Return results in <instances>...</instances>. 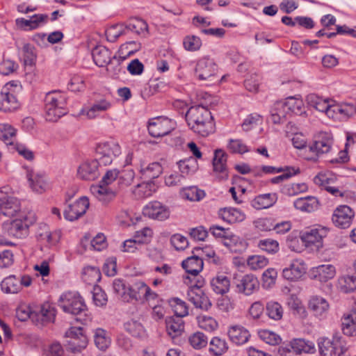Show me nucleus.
I'll list each match as a JSON object with an SVG mask.
<instances>
[{
	"mask_svg": "<svg viewBox=\"0 0 356 356\" xmlns=\"http://www.w3.org/2000/svg\"><path fill=\"white\" fill-rule=\"evenodd\" d=\"M113 287L115 293L124 302H130V296H128L129 286H127L123 280L116 279L113 281Z\"/></svg>",
	"mask_w": 356,
	"mask_h": 356,
	"instance_id": "8fccbe9b",
	"label": "nucleus"
},
{
	"mask_svg": "<svg viewBox=\"0 0 356 356\" xmlns=\"http://www.w3.org/2000/svg\"><path fill=\"white\" fill-rule=\"evenodd\" d=\"M217 72L218 66L213 59L204 57L197 61L195 74L200 80L212 82L216 79Z\"/></svg>",
	"mask_w": 356,
	"mask_h": 356,
	"instance_id": "6e6552de",
	"label": "nucleus"
},
{
	"mask_svg": "<svg viewBox=\"0 0 356 356\" xmlns=\"http://www.w3.org/2000/svg\"><path fill=\"white\" fill-rule=\"evenodd\" d=\"M92 298L97 306H104L107 302L106 293L99 286H95L92 290Z\"/></svg>",
	"mask_w": 356,
	"mask_h": 356,
	"instance_id": "774afa93",
	"label": "nucleus"
},
{
	"mask_svg": "<svg viewBox=\"0 0 356 356\" xmlns=\"http://www.w3.org/2000/svg\"><path fill=\"white\" fill-rule=\"evenodd\" d=\"M1 289L6 293H17L21 290L19 280L15 275H10L2 280Z\"/></svg>",
	"mask_w": 356,
	"mask_h": 356,
	"instance_id": "c03bdc74",
	"label": "nucleus"
},
{
	"mask_svg": "<svg viewBox=\"0 0 356 356\" xmlns=\"http://www.w3.org/2000/svg\"><path fill=\"white\" fill-rule=\"evenodd\" d=\"M135 177V173L131 168L124 169L119 171L118 181L120 187L130 186Z\"/></svg>",
	"mask_w": 356,
	"mask_h": 356,
	"instance_id": "6e6d98bb",
	"label": "nucleus"
},
{
	"mask_svg": "<svg viewBox=\"0 0 356 356\" xmlns=\"http://www.w3.org/2000/svg\"><path fill=\"white\" fill-rule=\"evenodd\" d=\"M189 343L195 349H201L208 343L207 337L202 332H197L193 333L188 338Z\"/></svg>",
	"mask_w": 356,
	"mask_h": 356,
	"instance_id": "13d9d810",
	"label": "nucleus"
},
{
	"mask_svg": "<svg viewBox=\"0 0 356 356\" xmlns=\"http://www.w3.org/2000/svg\"><path fill=\"white\" fill-rule=\"evenodd\" d=\"M28 178L30 186L34 191L42 193L47 190L48 184L44 174L39 172L29 173Z\"/></svg>",
	"mask_w": 356,
	"mask_h": 356,
	"instance_id": "e433bc0d",
	"label": "nucleus"
},
{
	"mask_svg": "<svg viewBox=\"0 0 356 356\" xmlns=\"http://www.w3.org/2000/svg\"><path fill=\"white\" fill-rule=\"evenodd\" d=\"M107 40L114 42L117 39L123 35H126L123 24L115 25L110 27L106 32Z\"/></svg>",
	"mask_w": 356,
	"mask_h": 356,
	"instance_id": "69168bd1",
	"label": "nucleus"
},
{
	"mask_svg": "<svg viewBox=\"0 0 356 356\" xmlns=\"http://www.w3.org/2000/svg\"><path fill=\"white\" fill-rule=\"evenodd\" d=\"M183 44L184 48L191 51L198 50L201 45L202 41L200 38L195 35H188L184 39Z\"/></svg>",
	"mask_w": 356,
	"mask_h": 356,
	"instance_id": "338daca9",
	"label": "nucleus"
},
{
	"mask_svg": "<svg viewBox=\"0 0 356 356\" xmlns=\"http://www.w3.org/2000/svg\"><path fill=\"white\" fill-rule=\"evenodd\" d=\"M178 165L181 175L193 174L198 168L197 161L195 158L190 157L188 159L180 161Z\"/></svg>",
	"mask_w": 356,
	"mask_h": 356,
	"instance_id": "3c124183",
	"label": "nucleus"
},
{
	"mask_svg": "<svg viewBox=\"0 0 356 356\" xmlns=\"http://www.w3.org/2000/svg\"><path fill=\"white\" fill-rule=\"evenodd\" d=\"M111 107L110 102L106 99L95 102V103L88 108H82L80 114L86 115L88 119H95L98 117L101 113L106 111Z\"/></svg>",
	"mask_w": 356,
	"mask_h": 356,
	"instance_id": "a878e982",
	"label": "nucleus"
},
{
	"mask_svg": "<svg viewBox=\"0 0 356 356\" xmlns=\"http://www.w3.org/2000/svg\"><path fill=\"white\" fill-rule=\"evenodd\" d=\"M166 330L172 339L181 334L184 330V323L179 316H170L165 319Z\"/></svg>",
	"mask_w": 356,
	"mask_h": 356,
	"instance_id": "473e14b6",
	"label": "nucleus"
},
{
	"mask_svg": "<svg viewBox=\"0 0 356 356\" xmlns=\"http://www.w3.org/2000/svg\"><path fill=\"white\" fill-rule=\"evenodd\" d=\"M186 119L189 128L199 136L206 137L215 131L211 113L202 105L191 106L186 113Z\"/></svg>",
	"mask_w": 356,
	"mask_h": 356,
	"instance_id": "f257e3e1",
	"label": "nucleus"
},
{
	"mask_svg": "<svg viewBox=\"0 0 356 356\" xmlns=\"http://www.w3.org/2000/svg\"><path fill=\"white\" fill-rule=\"evenodd\" d=\"M234 284L238 293L245 296L252 294L259 289V282L257 278L252 274H247L234 278Z\"/></svg>",
	"mask_w": 356,
	"mask_h": 356,
	"instance_id": "ddd939ff",
	"label": "nucleus"
},
{
	"mask_svg": "<svg viewBox=\"0 0 356 356\" xmlns=\"http://www.w3.org/2000/svg\"><path fill=\"white\" fill-rule=\"evenodd\" d=\"M318 204V200L313 196L300 197L293 202L296 209L306 212L314 211L317 209Z\"/></svg>",
	"mask_w": 356,
	"mask_h": 356,
	"instance_id": "4c0bfd02",
	"label": "nucleus"
},
{
	"mask_svg": "<svg viewBox=\"0 0 356 356\" xmlns=\"http://www.w3.org/2000/svg\"><path fill=\"white\" fill-rule=\"evenodd\" d=\"M99 165L101 164L96 159L83 162L79 165L77 170L78 177L83 180H95L99 175L98 170Z\"/></svg>",
	"mask_w": 356,
	"mask_h": 356,
	"instance_id": "6ab92c4d",
	"label": "nucleus"
},
{
	"mask_svg": "<svg viewBox=\"0 0 356 356\" xmlns=\"http://www.w3.org/2000/svg\"><path fill=\"white\" fill-rule=\"evenodd\" d=\"M0 207L3 211V216L13 217L20 211V202L17 197L1 191Z\"/></svg>",
	"mask_w": 356,
	"mask_h": 356,
	"instance_id": "aec40b11",
	"label": "nucleus"
},
{
	"mask_svg": "<svg viewBox=\"0 0 356 356\" xmlns=\"http://www.w3.org/2000/svg\"><path fill=\"white\" fill-rule=\"evenodd\" d=\"M67 97L60 91L54 90L46 94L44 110L46 119L49 122H56L67 113Z\"/></svg>",
	"mask_w": 356,
	"mask_h": 356,
	"instance_id": "f03ea898",
	"label": "nucleus"
},
{
	"mask_svg": "<svg viewBox=\"0 0 356 356\" xmlns=\"http://www.w3.org/2000/svg\"><path fill=\"white\" fill-rule=\"evenodd\" d=\"M258 334L262 341L272 346L277 345L281 341V338L278 334L268 330H260Z\"/></svg>",
	"mask_w": 356,
	"mask_h": 356,
	"instance_id": "052dcab7",
	"label": "nucleus"
},
{
	"mask_svg": "<svg viewBox=\"0 0 356 356\" xmlns=\"http://www.w3.org/2000/svg\"><path fill=\"white\" fill-rule=\"evenodd\" d=\"M193 254V256L182 261L181 266L187 273L197 277L199 273L202 271L204 263L200 254H196L195 252Z\"/></svg>",
	"mask_w": 356,
	"mask_h": 356,
	"instance_id": "393cba45",
	"label": "nucleus"
},
{
	"mask_svg": "<svg viewBox=\"0 0 356 356\" xmlns=\"http://www.w3.org/2000/svg\"><path fill=\"white\" fill-rule=\"evenodd\" d=\"M228 350V344L225 339L214 337L209 342V351L215 356H220Z\"/></svg>",
	"mask_w": 356,
	"mask_h": 356,
	"instance_id": "a18cd8bd",
	"label": "nucleus"
},
{
	"mask_svg": "<svg viewBox=\"0 0 356 356\" xmlns=\"http://www.w3.org/2000/svg\"><path fill=\"white\" fill-rule=\"evenodd\" d=\"M227 159V154L223 150H215L212 164L213 172L219 181L227 180L229 178Z\"/></svg>",
	"mask_w": 356,
	"mask_h": 356,
	"instance_id": "9b49d317",
	"label": "nucleus"
},
{
	"mask_svg": "<svg viewBox=\"0 0 356 356\" xmlns=\"http://www.w3.org/2000/svg\"><path fill=\"white\" fill-rule=\"evenodd\" d=\"M90 205L89 200L86 196L81 197L72 204H70L64 211L66 220L73 221L86 213Z\"/></svg>",
	"mask_w": 356,
	"mask_h": 356,
	"instance_id": "4468645a",
	"label": "nucleus"
},
{
	"mask_svg": "<svg viewBox=\"0 0 356 356\" xmlns=\"http://www.w3.org/2000/svg\"><path fill=\"white\" fill-rule=\"evenodd\" d=\"M197 320L200 327L208 332L215 330L218 325L217 321L211 316H199Z\"/></svg>",
	"mask_w": 356,
	"mask_h": 356,
	"instance_id": "e2e57ef3",
	"label": "nucleus"
},
{
	"mask_svg": "<svg viewBox=\"0 0 356 356\" xmlns=\"http://www.w3.org/2000/svg\"><path fill=\"white\" fill-rule=\"evenodd\" d=\"M266 314L271 319L275 321L280 320L283 316L282 307L277 302H268L266 304Z\"/></svg>",
	"mask_w": 356,
	"mask_h": 356,
	"instance_id": "864d4df0",
	"label": "nucleus"
},
{
	"mask_svg": "<svg viewBox=\"0 0 356 356\" xmlns=\"http://www.w3.org/2000/svg\"><path fill=\"white\" fill-rule=\"evenodd\" d=\"M35 222L34 215L24 216L22 218H16L10 222L3 223V229L8 234L17 238L26 237L29 228Z\"/></svg>",
	"mask_w": 356,
	"mask_h": 356,
	"instance_id": "7ed1b4c3",
	"label": "nucleus"
},
{
	"mask_svg": "<svg viewBox=\"0 0 356 356\" xmlns=\"http://www.w3.org/2000/svg\"><path fill=\"white\" fill-rule=\"evenodd\" d=\"M126 35L134 33L136 35H145L148 31L147 24L139 18H132L122 24Z\"/></svg>",
	"mask_w": 356,
	"mask_h": 356,
	"instance_id": "c756f323",
	"label": "nucleus"
},
{
	"mask_svg": "<svg viewBox=\"0 0 356 356\" xmlns=\"http://www.w3.org/2000/svg\"><path fill=\"white\" fill-rule=\"evenodd\" d=\"M47 19L48 15L46 14H35L31 16L30 19L18 18L15 22L19 28L24 31H31L37 29L40 23L46 22Z\"/></svg>",
	"mask_w": 356,
	"mask_h": 356,
	"instance_id": "cd10ccee",
	"label": "nucleus"
},
{
	"mask_svg": "<svg viewBox=\"0 0 356 356\" xmlns=\"http://www.w3.org/2000/svg\"><path fill=\"white\" fill-rule=\"evenodd\" d=\"M248 265L252 270H257L264 268L268 263V260L264 256L253 255L248 257Z\"/></svg>",
	"mask_w": 356,
	"mask_h": 356,
	"instance_id": "0e129e2a",
	"label": "nucleus"
},
{
	"mask_svg": "<svg viewBox=\"0 0 356 356\" xmlns=\"http://www.w3.org/2000/svg\"><path fill=\"white\" fill-rule=\"evenodd\" d=\"M194 252L196 253V254H200V258L202 259H204V257H206L209 259H212V262L216 265L220 264V258L216 255L215 251L209 247H196L193 249V253H194Z\"/></svg>",
	"mask_w": 356,
	"mask_h": 356,
	"instance_id": "bf43d9fd",
	"label": "nucleus"
},
{
	"mask_svg": "<svg viewBox=\"0 0 356 356\" xmlns=\"http://www.w3.org/2000/svg\"><path fill=\"white\" fill-rule=\"evenodd\" d=\"M188 300L196 307L204 311L211 307V302L202 289H188L187 292Z\"/></svg>",
	"mask_w": 356,
	"mask_h": 356,
	"instance_id": "412c9836",
	"label": "nucleus"
},
{
	"mask_svg": "<svg viewBox=\"0 0 356 356\" xmlns=\"http://www.w3.org/2000/svg\"><path fill=\"white\" fill-rule=\"evenodd\" d=\"M222 218L229 223H234L243 221L245 218V215L237 209L229 207L222 209Z\"/></svg>",
	"mask_w": 356,
	"mask_h": 356,
	"instance_id": "de8ad7c7",
	"label": "nucleus"
},
{
	"mask_svg": "<svg viewBox=\"0 0 356 356\" xmlns=\"http://www.w3.org/2000/svg\"><path fill=\"white\" fill-rule=\"evenodd\" d=\"M355 216L353 210L347 205H340L334 211L332 217L334 225L341 229L350 226Z\"/></svg>",
	"mask_w": 356,
	"mask_h": 356,
	"instance_id": "f8f14e48",
	"label": "nucleus"
},
{
	"mask_svg": "<svg viewBox=\"0 0 356 356\" xmlns=\"http://www.w3.org/2000/svg\"><path fill=\"white\" fill-rule=\"evenodd\" d=\"M230 340L236 345L246 343L250 336L248 330L241 325H233L228 330Z\"/></svg>",
	"mask_w": 356,
	"mask_h": 356,
	"instance_id": "2f4dec72",
	"label": "nucleus"
},
{
	"mask_svg": "<svg viewBox=\"0 0 356 356\" xmlns=\"http://www.w3.org/2000/svg\"><path fill=\"white\" fill-rule=\"evenodd\" d=\"M329 307L327 301L320 296H313L309 301V309L316 317L320 319L327 316Z\"/></svg>",
	"mask_w": 356,
	"mask_h": 356,
	"instance_id": "b1692460",
	"label": "nucleus"
},
{
	"mask_svg": "<svg viewBox=\"0 0 356 356\" xmlns=\"http://www.w3.org/2000/svg\"><path fill=\"white\" fill-rule=\"evenodd\" d=\"M129 44H135L137 46V47L135 48V49H134V50L129 51L127 54L126 56L120 55L119 57H116L115 56H114L112 58V59L111 60V61H109V63L107 64L108 72L111 73L113 76L118 75L121 72V71L122 70V67L121 66L122 62L124 61L128 56L134 54L136 51H138L140 48V43H137L135 41L128 42H126L125 44H123L121 45L120 50H119L120 54H124L125 53L124 49H127L128 45H129Z\"/></svg>",
	"mask_w": 356,
	"mask_h": 356,
	"instance_id": "9d476101",
	"label": "nucleus"
},
{
	"mask_svg": "<svg viewBox=\"0 0 356 356\" xmlns=\"http://www.w3.org/2000/svg\"><path fill=\"white\" fill-rule=\"evenodd\" d=\"M162 172L163 168L159 162H153L140 169L142 177L147 181L159 177Z\"/></svg>",
	"mask_w": 356,
	"mask_h": 356,
	"instance_id": "37998d69",
	"label": "nucleus"
},
{
	"mask_svg": "<svg viewBox=\"0 0 356 356\" xmlns=\"http://www.w3.org/2000/svg\"><path fill=\"white\" fill-rule=\"evenodd\" d=\"M340 337L333 336L332 339L322 337L318 339L319 352L321 356H339L341 351L339 349L341 344Z\"/></svg>",
	"mask_w": 356,
	"mask_h": 356,
	"instance_id": "2eb2a0df",
	"label": "nucleus"
},
{
	"mask_svg": "<svg viewBox=\"0 0 356 356\" xmlns=\"http://www.w3.org/2000/svg\"><path fill=\"white\" fill-rule=\"evenodd\" d=\"M323 234H325L323 229L312 228L301 232L300 238L307 247L314 245L318 248L322 246Z\"/></svg>",
	"mask_w": 356,
	"mask_h": 356,
	"instance_id": "5701e85b",
	"label": "nucleus"
},
{
	"mask_svg": "<svg viewBox=\"0 0 356 356\" xmlns=\"http://www.w3.org/2000/svg\"><path fill=\"white\" fill-rule=\"evenodd\" d=\"M3 88L0 92V111L5 113L13 112L19 107V104L14 95Z\"/></svg>",
	"mask_w": 356,
	"mask_h": 356,
	"instance_id": "bb28decb",
	"label": "nucleus"
},
{
	"mask_svg": "<svg viewBox=\"0 0 356 356\" xmlns=\"http://www.w3.org/2000/svg\"><path fill=\"white\" fill-rule=\"evenodd\" d=\"M119 171L117 169L108 170L102 177L99 185L92 188V193L99 196V197L104 202H109L115 196V193L107 186L118 177Z\"/></svg>",
	"mask_w": 356,
	"mask_h": 356,
	"instance_id": "423d86ee",
	"label": "nucleus"
},
{
	"mask_svg": "<svg viewBox=\"0 0 356 356\" xmlns=\"http://www.w3.org/2000/svg\"><path fill=\"white\" fill-rule=\"evenodd\" d=\"M339 284L341 291L350 293L356 289V278L353 276H343L339 280Z\"/></svg>",
	"mask_w": 356,
	"mask_h": 356,
	"instance_id": "4d7b16f0",
	"label": "nucleus"
},
{
	"mask_svg": "<svg viewBox=\"0 0 356 356\" xmlns=\"http://www.w3.org/2000/svg\"><path fill=\"white\" fill-rule=\"evenodd\" d=\"M59 306L65 313L78 315L86 309L82 298L76 293L67 292L59 298Z\"/></svg>",
	"mask_w": 356,
	"mask_h": 356,
	"instance_id": "20e7f679",
	"label": "nucleus"
},
{
	"mask_svg": "<svg viewBox=\"0 0 356 356\" xmlns=\"http://www.w3.org/2000/svg\"><path fill=\"white\" fill-rule=\"evenodd\" d=\"M258 247L269 254H275L279 251L278 242L270 238L260 240L258 243Z\"/></svg>",
	"mask_w": 356,
	"mask_h": 356,
	"instance_id": "680f3d73",
	"label": "nucleus"
},
{
	"mask_svg": "<svg viewBox=\"0 0 356 356\" xmlns=\"http://www.w3.org/2000/svg\"><path fill=\"white\" fill-rule=\"evenodd\" d=\"M96 159L101 165H110L114 158L121 154V148L118 143L113 140L100 143L96 147Z\"/></svg>",
	"mask_w": 356,
	"mask_h": 356,
	"instance_id": "39448f33",
	"label": "nucleus"
},
{
	"mask_svg": "<svg viewBox=\"0 0 356 356\" xmlns=\"http://www.w3.org/2000/svg\"><path fill=\"white\" fill-rule=\"evenodd\" d=\"M170 305L172 308L175 316L182 318L188 315V307L186 303L178 298H173L170 300Z\"/></svg>",
	"mask_w": 356,
	"mask_h": 356,
	"instance_id": "603ef678",
	"label": "nucleus"
},
{
	"mask_svg": "<svg viewBox=\"0 0 356 356\" xmlns=\"http://www.w3.org/2000/svg\"><path fill=\"white\" fill-rule=\"evenodd\" d=\"M92 56L95 63L99 67H105L112 59L111 53L104 46L95 47L92 51Z\"/></svg>",
	"mask_w": 356,
	"mask_h": 356,
	"instance_id": "72a5a7b5",
	"label": "nucleus"
},
{
	"mask_svg": "<svg viewBox=\"0 0 356 356\" xmlns=\"http://www.w3.org/2000/svg\"><path fill=\"white\" fill-rule=\"evenodd\" d=\"M280 107H285L289 113H293L298 115H301L305 113L304 111V104L301 99H296L293 97H288L285 102H279Z\"/></svg>",
	"mask_w": 356,
	"mask_h": 356,
	"instance_id": "ea45409f",
	"label": "nucleus"
},
{
	"mask_svg": "<svg viewBox=\"0 0 356 356\" xmlns=\"http://www.w3.org/2000/svg\"><path fill=\"white\" fill-rule=\"evenodd\" d=\"M336 274L335 267L331 264H323L313 268L310 275L312 279L321 282H326Z\"/></svg>",
	"mask_w": 356,
	"mask_h": 356,
	"instance_id": "4be33fe9",
	"label": "nucleus"
},
{
	"mask_svg": "<svg viewBox=\"0 0 356 356\" xmlns=\"http://www.w3.org/2000/svg\"><path fill=\"white\" fill-rule=\"evenodd\" d=\"M210 285L216 294L223 295L229 291L230 280L227 276L218 274L211 280Z\"/></svg>",
	"mask_w": 356,
	"mask_h": 356,
	"instance_id": "7c9ffc66",
	"label": "nucleus"
},
{
	"mask_svg": "<svg viewBox=\"0 0 356 356\" xmlns=\"http://www.w3.org/2000/svg\"><path fill=\"white\" fill-rule=\"evenodd\" d=\"M17 129L9 124H0V140L6 145H14Z\"/></svg>",
	"mask_w": 356,
	"mask_h": 356,
	"instance_id": "79ce46f5",
	"label": "nucleus"
},
{
	"mask_svg": "<svg viewBox=\"0 0 356 356\" xmlns=\"http://www.w3.org/2000/svg\"><path fill=\"white\" fill-rule=\"evenodd\" d=\"M276 200L275 193H266L257 196L252 200L251 204L256 209H266L273 205Z\"/></svg>",
	"mask_w": 356,
	"mask_h": 356,
	"instance_id": "58836bf2",
	"label": "nucleus"
},
{
	"mask_svg": "<svg viewBox=\"0 0 356 356\" xmlns=\"http://www.w3.org/2000/svg\"><path fill=\"white\" fill-rule=\"evenodd\" d=\"M290 346L295 352L296 355H299L302 353H313L315 350L312 342L307 341L302 339H293L291 341Z\"/></svg>",
	"mask_w": 356,
	"mask_h": 356,
	"instance_id": "a19ab883",
	"label": "nucleus"
},
{
	"mask_svg": "<svg viewBox=\"0 0 356 356\" xmlns=\"http://www.w3.org/2000/svg\"><path fill=\"white\" fill-rule=\"evenodd\" d=\"M88 344V339L86 335H81L78 338H72L66 339L65 347L67 350L72 353L81 352V350L86 347Z\"/></svg>",
	"mask_w": 356,
	"mask_h": 356,
	"instance_id": "09e8293b",
	"label": "nucleus"
},
{
	"mask_svg": "<svg viewBox=\"0 0 356 356\" xmlns=\"http://www.w3.org/2000/svg\"><path fill=\"white\" fill-rule=\"evenodd\" d=\"M143 213L145 216L159 220H164L170 216L169 209L157 201L149 202L146 205Z\"/></svg>",
	"mask_w": 356,
	"mask_h": 356,
	"instance_id": "a211bd4d",
	"label": "nucleus"
},
{
	"mask_svg": "<svg viewBox=\"0 0 356 356\" xmlns=\"http://www.w3.org/2000/svg\"><path fill=\"white\" fill-rule=\"evenodd\" d=\"M333 139L330 134L327 133H321L309 146V151L314 154L316 157L321 154L327 153L332 145Z\"/></svg>",
	"mask_w": 356,
	"mask_h": 356,
	"instance_id": "dca6fc26",
	"label": "nucleus"
},
{
	"mask_svg": "<svg viewBox=\"0 0 356 356\" xmlns=\"http://www.w3.org/2000/svg\"><path fill=\"white\" fill-rule=\"evenodd\" d=\"M149 134L159 138L170 134L175 128V122L168 118L158 117L150 120L148 124Z\"/></svg>",
	"mask_w": 356,
	"mask_h": 356,
	"instance_id": "0eeeda50",
	"label": "nucleus"
},
{
	"mask_svg": "<svg viewBox=\"0 0 356 356\" xmlns=\"http://www.w3.org/2000/svg\"><path fill=\"white\" fill-rule=\"evenodd\" d=\"M128 296H130V301H147L154 300L157 294L143 282L138 281L129 286Z\"/></svg>",
	"mask_w": 356,
	"mask_h": 356,
	"instance_id": "1a4fd4ad",
	"label": "nucleus"
},
{
	"mask_svg": "<svg viewBox=\"0 0 356 356\" xmlns=\"http://www.w3.org/2000/svg\"><path fill=\"white\" fill-rule=\"evenodd\" d=\"M341 330L345 335H356V310L345 313L341 318Z\"/></svg>",
	"mask_w": 356,
	"mask_h": 356,
	"instance_id": "c85d7f7f",
	"label": "nucleus"
},
{
	"mask_svg": "<svg viewBox=\"0 0 356 356\" xmlns=\"http://www.w3.org/2000/svg\"><path fill=\"white\" fill-rule=\"evenodd\" d=\"M307 191V186L305 183H293L286 184L282 188V192L289 196L296 195Z\"/></svg>",
	"mask_w": 356,
	"mask_h": 356,
	"instance_id": "5fc2aeb1",
	"label": "nucleus"
},
{
	"mask_svg": "<svg viewBox=\"0 0 356 356\" xmlns=\"http://www.w3.org/2000/svg\"><path fill=\"white\" fill-rule=\"evenodd\" d=\"M306 100L311 107L320 112L325 113L327 115L331 99H323L316 94L311 93L307 96Z\"/></svg>",
	"mask_w": 356,
	"mask_h": 356,
	"instance_id": "c9c22d12",
	"label": "nucleus"
},
{
	"mask_svg": "<svg viewBox=\"0 0 356 356\" xmlns=\"http://www.w3.org/2000/svg\"><path fill=\"white\" fill-rule=\"evenodd\" d=\"M94 341L99 350H105L110 346L111 339L105 330L97 328L94 332Z\"/></svg>",
	"mask_w": 356,
	"mask_h": 356,
	"instance_id": "49530a36",
	"label": "nucleus"
},
{
	"mask_svg": "<svg viewBox=\"0 0 356 356\" xmlns=\"http://www.w3.org/2000/svg\"><path fill=\"white\" fill-rule=\"evenodd\" d=\"M56 316L55 309L49 304H44L34 310L32 321L38 326H43L54 321Z\"/></svg>",
	"mask_w": 356,
	"mask_h": 356,
	"instance_id": "f3484780",
	"label": "nucleus"
},
{
	"mask_svg": "<svg viewBox=\"0 0 356 356\" xmlns=\"http://www.w3.org/2000/svg\"><path fill=\"white\" fill-rule=\"evenodd\" d=\"M305 273V266L298 261L291 263L289 267L282 270L283 277L287 280L296 281Z\"/></svg>",
	"mask_w": 356,
	"mask_h": 356,
	"instance_id": "f704fd0d",
	"label": "nucleus"
}]
</instances>
